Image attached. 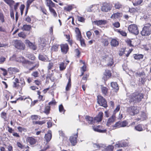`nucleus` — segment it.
Instances as JSON below:
<instances>
[{
    "label": "nucleus",
    "mask_w": 151,
    "mask_h": 151,
    "mask_svg": "<svg viewBox=\"0 0 151 151\" xmlns=\"http://www.w3.org/2000/svg\"><path fill=\"white\" fill-rule=\"evenodd\" d=\"M122 13L117 12L112 14L111 16V17L112 19L118 18L122 17Z\"/></svg>",
    "instance_id": "obj_21"
},
{
    "label": "nucleus",
    "mask_w": 151,
    "mask_h": 151,
    "mask_svg": "<svg viewBox=\"0 0 151 151\" xmlns=\"http://www.w3.org/2000/svg\"><path fill=\"white\" fill-rule=\"evenodd\" d=\"M16 60L17 62H21L24 64H32V62H30L26 60L24 57L22 56L16 58Z\"/></svg>",
    "instance_id": "obj_10"
},
{
    "label": "nucleus",
    "mask_w": 151,
    "mask_h": 151,
    "mask_svg": "<svg viewBox=\"0 0 151 151\" xmlns=\"http://www.w3.org/2000/svg\"><path fill=\"white\" fill-rule=\"evenodd\" d=\"M71 87V81L70 78L68 79V82L65 88V90L66 91H68L69 90L70 88Z\"/></svg>",
    "instance_id": "obj_28"
},
{
    "label": "nucleus",
    "mask_w": 151,
    "mask_h": 151,
    "mask_svg": "<svg viewBox=\"0 0 151 151\" xmlns=\"http://www.w3.org/2000/svg\"><path fill=\"white\" fill-rule=\"evenodd\" d=\"M134 129L139 132L145 130L144 125L142 124H139L134 127Z\"/></svg>",
    "instance_id": "obj_16"
},
{
    "label": "nucleus",
    "mask_w": 151,
    "mask_h": 151,
    "mask_svg": "<svg viewBox=\"0 0 151 151\" xmlns=\"http://www.w3.org/2000/svg\"><path fill=\"white\" fill-rule=\"evenodd\" d=\"M32 64H28V65H30L31 66H32L31 67L29 68V70H33L35 68H37L38 67V65L37 64H34L33 62H32Z\"/></svg>",
    "instance_id": "obj_35"
},
{
    "label": "nucleus",
    "mask_w": 151,
    "mask_h": 151,
    "mask_svg": "<svg viewBox=\"0 0 151 151\" xmlns=\"http://www.w3.org/2000/svg\"><path fill=\"white\" fill-rule=\"evenodd\" d=\"M78 132H77L76 134L70 137V140L72 144L74 146L77 143L76 139L78 137Z\"/></svg>",
    "instance_id": "obj_12"
},
{
    "label": "nucleus",
    "mask_w": 151,
    "mask_h": 151,
    "mask_svg": "<svg viewBox=\"0 0 151 151\" xmlns=\"http://www.w3.org/2000/svg\"><path fill=\"white\" fill-rule=\"evenodd\" d=\"M127 145L126 142L124 141H121L119 142L115 145V147H126Z\"/></svg>",
    "instance_id": "obj_20"
},
{
    "label": "nucleus",
    "mask_w": 151,
    "mask_h": 151,
    "mask_svg": "<svg viewBox=\"0 0 151 151\" xmlns=\"http://www.w3.org/2000/svg\"><path fill=\"white\" fill-rule=\"evenodd\" d=\"M143 2V0H138L135 2L133 3V5L134 6H137Z\"/></svg>",
    "instance_id": "obj_48"
},
{
    "label": "nucleus",
    "mask_w": 151,
    "mask_h": 151,
    "mask_svg": "<svg viewBox=\"0 0 151 151\" xmlns=\"http://www.w3.org/2000/svg\"><path fill=\"white\" fill-rule=\"evenodd\" d=\"M38 58L40 60L44 61H46L47 59V57L46 55L41 54H40L39 55Z\"/></svg>",
    "instance_id": "obj_24"
},
{
    "label": "nucleus",
    "mask_w": 151,
    "mask_h": 151,
    "mask_svg": "<svg viewBox=\"0 0 151 151\" xmlns=\"http://www.w3.org/2000/svg\"><path fill=\"white\" fill-rule=\"evenodd\" d=\"M13 45L17 49L24 50L25 47L24 45L20 41L18 40H14L12 42Z\"/></svg>",
    "instance_id": "obj_3"
},
{
    "label": "nucleus",
    "mask_w": 151,
    "mask_h": 151,
    "mask_svg": "<svg viewBox=\"0 0 151 151\" xmlns=\"http://www.w3.org/2000/svg\"><path fill=\"white\" fill-rule=\"evenodd\" d=\"M111 85L112 87L116 90V91H117L118 90V86L116 82H111Z\"/></svg>",
    "instance_id": "obj_26"
},
{
    "label": "nucleus",
    "mask_w": 151,
    "mask_h": 151,
    "mask_svg": "<svg viewBox=\"0 0 151 151\" xmlns=\"http://www.w3.org/2000/svg\"><path fill=\"white\" fill-rule=\"evenodd\" d=\"M49 10L50 12H51V14L54 17H57V14L55 10L53 8L49 9Z\"/></svg>",
    "instance_id": "obj_34"
},
{
    "label": "nucleus",
    "mask_w": 151,
    "mask_h": 151,
    "mask_svg": "<svg viewBox=\"0 0 151 151\" xmlns=\"http://www.w3.org/2000/svg\"><path fill=\"white\" fill-rule=\"evenodd\" d=\"M91 33L90 31H88L86 32V35L89 39L91 38Z\"/></svg>",
    "instance_id": "obj_63"
},
{
    "label": "nucleus",
    "mask_w": 151,
    "mask_h": 151,
    "mask_svg": "<svg viewBox=\"0 0 151 151\" xmlns=\"http://www.w3.org/2000/svg\"><path fill=\"white\" fill-rule=\"evenodd\" d=\"M98 102V104L101 106H102L105 108L107 107V102L105 99L101 96H97Z\"/></svg>",
    "instance_id": "obj_6"
},
{
    "label": "nucleus",
    "mask_w": 151,
    "mask_h": 151,
    "mask_svg": "<svg viewBox=\"0 0 151 151\" xmlns=\"http://www.w3.org/2000/svg\"><path fill=\"white\" fill-rule=\"evenodd\" d=\"M24 7L25 6L23 4H22L20 6V9L21 11V14L22 15L23 14V12L24 11Z\"/></svg>",
    "instance_id": "obj_60"
},
{
    "label": "nucleus",
    "mask_w": 151,
    "mask_h": 151,
    "mask_svg": "<svg viewBox=\"0 0 151 151\" xmlns=\"http://www.w3.org/2000/svg\"><path fill=\"white\" fill-rule=\"evenodd\" d=\"M47 6L49 7V9H50L52 8L53 7H55V3L52 2Z\"/></svg>",
    "instance_id": "obj_53"
},
{
    "label": "nucleus",
    "mask_w": 151,
    "mask_h": 151,
    "mask_svg": "<svg viewBox=\"0 0 151 151\" xmlns=\"http://www.w3.org/2000/svg\"><path fill=\"white\" fill-rule=\"evenodd\" d=\"M52 138L51 131L49 130L47 134H45V138L46 142H49Z\"/></svg>",
    "instance_id": "obj_17"
},
{
    "label": "nucleus",
    "mask_w": 151,
    "mask_h": 151,
    "mask_svg": "<svg viewBox=\"0 0 151 151\" xmlns=\"http://www.w3.org/2000/svg\"><path fill=\"white\" fill-rule=\"evenodd\" d=\"M140 118L142 119V120L143 121L146 118V116L145 114V113L143 112H142L141 113V114L140 115Z\"/></svg>",
    "instance_id": "obj_46"
},
{
    "label": "nucleus",
    "mask_w": 151,
    "mask_h": 151,
    "mask_svg": "<svg viewBox=\"0 0 151 151\" xmlns=\"http://www.w3.org/2000/svg\"><path fill=\"white\" fill-rule=\"evenodd\" d=\"M61 52L63 54H66L67 53L69 49L68 46L67 44H62L60 45Z\"/></svg>",
    "instance_id": "obj_11"
},
{
    "label": "nucleus",
    "mask_w": 151,
    "mask_h": 151,
    "mask_svg": "<svg viewBox=\"0 0 151 151\" xmlns=\"http://www.w3.org/2000/svg\"><path fill=\"white\" fill-rule=\"evenodd\" d=\"M102 120V119H101V118H100L97 116L94 119V124H95L96 123L101 122Z\"/></svg>",
    "instance_id": "obj_40"
},
{
    "label": "nucleus",
    "mask_w": 151,
    "mask_h": 151,
    "mask_svg": "<svg viewBox=\"0 0 151 151\" xmlns=\"http://www.w3.org/2000/svg\"><path fill=\"white\" fill-rule=\"evenodd\" d=\"M97 116L100 118H101V119H102L103 117V112L101 111L99 112Z\"/></svg>",
    "instance_id": "obj_61"
},
{
    "label": "nucleus",
    "mask_w": 151,
    "mask_h": 151,
    "mask_svg": "<svg viewBox=\"0 0 151 151\" xmlns=\"http://www.w3.org/2000/svg\"><path fill=\"white\" fill-rule=\"evenodd\" d=\"M111 45L114 47H116L119 45V42L116 40L112 39L111 42Z\"/></svg>",
    "instance_id": "obj_25"
},
{
    "label": "nucleus",
    "mask_w": 151,
    "mask_h": 151,
    "mask_svg": "<svg viewBox=\"0 0 151 151\" xmlns=\"http://www.w3.org/2000/svg\"><path fill=\"white\" fill-rule=\"evenodd\" d=\"M59 45H53L52 47V50L56 51H57Z\"/></svg>",
    "instance_id": "obj_50"
},
{
    "label": "nucleus",
    "mask_w": 151,
    "mask_h": 151,
    "mask_svg": "<svg viewBox=\"0 0 151 151\" xmlns=\"http://www.w3.org/2000/svg\"><path fill=\"white\" fill-rule=\"evenodd\" d=\"M114 147L112 145H109L105 148L104 151H113Z\"/></svg>",
    "instance_id": "obj_31"
},
{
    "label": "nucleus",
    "mask_w": 151,
    "mask_h": 151,
    "mask_svg": "<svg viewBox=\"0 0 151 151\" xmlns=\"http://www.w3.org/2000/svg\"><path fill=\"white\" fill-rule=\"evenodd\" d=\"M25 42L29 46L30 48L34 50H35L36 49L37 47L36 45L30 42L29 40H25Z\"/></svg>",
    "instance_id": "obj_14"
},
{
    "label": "nucleus",
    "mask_w": 151,
    "mask_h": 151,
    "mask_svg": "<svg viewBox=\"0 0 151 151\" xmlns=\"http://www.w3.org/2000/svg\"><path fill=\"white\" fill-rule=\"evenodd\" d=\"M104 74L106 76L109 78L111 76V71L109 70H106Z\"/></svg>",
    "instance_id": "obj_44"
},
{
    "label": "nucleus",
    "mask_w": 151,
    "mask_h": 151,
    "mask_svg": "<svg viewBox=\"0 0 151 151\" xmlns=\"http://www.w3.org/2000/svg\"><path fill=\"white\" fill-rule=\"evenodd\" d=\"M78 19L79 21L81 22H83L85 20L83 17L79 16L78 17Z\"/></svg>",
    "instance_id": "obj_64"
},
{
    "label": "nucleus",
    "mask_w": 151,
    "mask_h": 151,
    "mask_svg": "<svg viewBox=\"0 0 151 151\" xmlns=\"http://www.w3.org/2000/svg\"><path fill=\"white\" fill-rule=\"evenodd\" d=\"M85 119L87 122H88L89 124H94V119L92 117H91L89 116H86L85 117Z\"/></svg>",
    "instance_id": "obj_18"
},
{
    "label": "nucleus",
    "mask_w": 151,
    "mask_h": 151,
    "mask_svg": "<svg viewBox=\"0 0 151 151\" xmlns=\"http://www.w3.org/2000/svg\"><path fill=\"white\" fill-rule=\"evenodd\" d=\"M127 111L132 115H134L137 114L139 112V111L137 109L136 107L132 106L128 107L127 110Z\"/></svg>",
    "instance_id": "obj_7"
},
{
    "label": "nucleus",
    "mask_w": 151,
    "mask_h": 151,
    "mask_svg": "<svg viewBox=\"0 0 151 151\" xmlns=\"http://www.w3.org/2000/svg\"><path fill=\"white\" fill-rule=\"evenodd\" d=\"M78 30V33L77 35V39L78 40H81L82 38L81 34V33L80 31L79 30V29L78 28H77Z\"/></svg>",
    "instance_id": "obj_43"
},
{
    "label": "nucleus",
    "mask_w": 151,
    "mask_h": 151,
    "mask_svg": "<svg viewBox=\"0 0 151 151\" xmlns=\"http://www.w3.org/2000/svg\"><path fill=\"white\" fill-rule=\"evenodd\" d=\"M31 29V26L29 25L24 24L22 28L23 31H29Z\"/></svg>",
    "instance_id": "obj_22"
},
{
    "label": "nucleus",
    "mask_w": 151,
    "mask_h": 151,
    "mask_svg": "<svg viewBox=\"0 0 151 151\" xmlns=\"http://www.w3.org/2000/svg\"><path fill=\"white\" fill-rule=\"evenodd\" d=\"M17 129L18 131L20 132H26L27 131V130L26 129L20 127H17Z\"/></svg>",
    "instance_id": "obj_47"
},
{
    "label": "nucleus",
    "mask_w": 151,
    "mask_h": 151,
    "mask_svg": "<svg viewBox=\"0 0 151 151\" xmlns=\"http://www.w3.org/2000/svg\"><path fill=\"white\" fill-rule=\"evenodd\" d=\"M114 62L113 61V59L110 58V59L109 61L107 64V65L109 66H111L113 64Z\"/></svg>",
    "instance_id": "obj_58"
},
{
    "label": "nucleus",
    "mask_w": 151,
    "mask_h": 151,
    "mask_svg": "<svg viewBox=\"0 0 151 151\" xmlns=\"http://www.w3.org/2000/svg\"><path fill=\"white\" fill-rule=\"evenodd\" d=\"M128 123L126 121H119L116 122L114 125V127L119 128L121 127H124L127 126Z\"/></svg>",
    "instance_id": "obj_9"
},
{
    "label": "nucleus",
    "mask_w": 151,
    "mask_h": 151,
    "mask_svg": "<svg viewBox=\"0 0 151 151\" xmlns=\"http://www.w3.org/2000/svg\"><path fill=\"white\" fill-rule=\"evenodd\" d=\"M27 57L30 59L32 60H34L35 59V57L34 55L32 54H27L26 56Z\"/></svg>",
    "instance_id": "obj_49"
},
{
    "label": "nucleus",
    "mask_w": 151,
    "mask_h": 151,
    "mask_svg": "<svg viewBox=\"0 0 151 151\" xmlns=\"http://www.w3.org/2000/svg\"><path fill=\"white\" fill-rule=\"evenodd\" d=\"M4 1L8 4L11 5L14 4V1L13 0H4Z\"/></svg>",
    "instance_id": "obj_37"
},
{
    "label": "nucleus",
    "mask_w": 151,
    "mask_h": 151,
    "mask_svg": "<svg viewBox=\"0 0 151 151\" xmlns=\"http://www.w3.org/2000/svg\"><path fill=\"white\" fill-rule=\"evenodd\" d=\"M19 83L21 84V85H20L21 87H23L25 84L24 80L22 78H20V81H19Z\"/></svg>",
    "instance_id": "obj_36"
},
{
    "label": "nucleus",
    "mask_w": 151,
    "mask_h": 151,
    "mask_svg": "<svg viewBox=\"0 0 151 151\" xmlns=\"http://www.w3.org/2000/svg\"><path fill=\"white\" fill-rule=\"evenodd\" d=\"M122 5L119 2H117L114 4V7L116 9H119L122 7Z\"/></svg>",
    "instance_id": "obj_33"
},
{
    "label": "nucleus",
    "mask_w": 151,
    "mask_h": 151,
    "mask_svg": "<svg viewBox=\"0 0 151 151\" xmlns=\"http://www.w3.org/2000/svg\"><path fill=\"white\" fill-rule=\"evenodd\" d=\"M129 31L136 35L139 34V30L137 26L134 24H132L129 25L128 27Z\"/></svg>",
    "instance_id": "obj_5"
},
{
    "label": "nucleus",
    "mask_w": 151,
    "mask_h": 151,
    "mask_svg": "<svg viewBox=\"0 0 151 151\" xmlns=\"http://www.w3.org/2000/svg\"><path fill=\"white\" fill-rule=\"evenodd\" d=\"M18 35L20 37L22 38H25L26 37V35L23 32H21L18 34Z\"/></svg>",
    "instance_id": "obj_51"
},
{
    "label": "nucleus",
    "mask_w": 151,
    "mask_h": 151,
    "mask_svg": "<svg viewBox=\"0 0 151 151\" xmlns=\"http://www.w3.org/2000/svg\"><path fill=\"white\" fill-rule=\"evenodd\" d=\"M26 141L31 145H33L36 143V139L32 137H28L26 139Z\"/></svg>",
    "instance_id": "obj_15"
},
{
    "label": "nucleus",
    "mask_w": 151,
    "mask_h": 151,
    "mask_svg": "<svg viewBox=\"0 0 151 151\" xmlns=\"http://www.w3.org/2000/svg\"><path fill=\"white\" fill-rule=\"evenodd\" d=\"M113 25L115 27L118 28L120 27V23L118 22H116L113 23Z\"/></svg>",
    "instance_id": "obj_57"
},
{
    "label": "nucleus",
    "mask_w": 151,
    "mask_h": 151,
    "mask_svg": "<svg viewBox=\"0 0 151 151\" xmlns=\"http://www.w3.org/2000/svg\"><path fill=\"white\" fill-rule=\"evenodd\" d=\"M66 65L65 63L62 62L60 64V70H63L65 69L66 68Z\"/></svg>",
    "instance_id": "obj_38"
},
{
    "label": "nucleus",
    "mask_w": 151,
    "mask_h": 151,
    "mask_svg": "<svg viewBox=\"0 0 151 151\" xmlns=\"http://www.w3.org/2000/svg\"><path fill=\"white\" fill-rule=\"evenodd\" d=\"M46 122V121L44 120L43 121H33L32 123L33 124H39V125H42V124H45Z\"/></svg>",
    "instance_id": "obj_30"
},
{
    "label": "nucleus",
    "mask_w": 151,
    "mask_h": 151,
    "mask_svg": "<svg viewBox=\"0 0 151 151\" xmlns=\"http://www.w3.org/2000/svg\"><path fill=\"white\" fill-rule=\"evenodd\" d=\"M79 41L80 42L82 46L83 47L86 46V44L85 43L84 40L83 39H81V40H80Z\"/></svg>",
    "instance_id": "obj_62"
},
{
    "label": "nucleus",
    "mask_w": 151,
    "mask_h": 151,
    "mask_svg": "<svg viewBox=\"0 0 151 151\" xmlns=\"http://www.w3.org/2000/svg\"><path fill=\"white\" fill-rule=\"evenodd\" d=\"M15 81L13 82V87L16 88L18 87L20 85L18 84L19 83V80L17 78H16L14 79Z\"/></svg>",
    "instance_id": "obj_29"
},
{
    "label": "nucleus",
    "mask_w": 151,
    "mask_h": 151,
    "mask_svg": "<svg viewBox=\"0 0 151 151\" xmlns=\"http://www.w3.org/2000/svg\"><path fill=\"white\" fill-rule=\"evenodd\" d=\"M56 104V102L55 100H53L51 101L50 102L48 103L49 105L50 106L55 105Z\"/></svg>",
    "instance_id": "obj_59"
},
{
    "label": "nucleus",
    "mask_w": 151,
    "mask_h": 151,
    "mask_svg": "<svg viewBox=\"0 0 151 151\" xmlns=\"http://www.w3.org/2000/svg\"><path fill=\"white\" fill-rule=\"evenodd\" d=\"M93 23L96 25L99 26L101 25H104L106 23V21L105 20H99L94 21Z\"/></svg>",
    "instance_id": "obj_19"
},
{
    "label": "nucleus",
    "mask_w": 151,
    "mask_h": 151,
    "mask_svg": "<svg viewBox=\"0 0 151 151\" xmlns=\"http://www.w3.org/2000/svg\"><path fill=\"white\" fill-rule=\"evenodd\" d=\"M50 108L49 106H47L45 107L44 112L47 115L49 114Z\"/></svg>",
    "instance_id": "obj_32"
},
{
    "label": "nucleus",
    "mask_w": 151,
    "mask_h": 151,
    "mask_svg": "<svg viewBox=\"0 0 151 151\" xmlns=\"http://www.w3.org/2000/svg\"><path fill=\"white\" fill-rule=\"evenodd\" d=\"M143 97V95L142 93H134L131 94V100L134 103L139 102L141 101Z\"/></svg>",
    "instance_id": "obj_1"
},
{
    "label": "nucleus",
    "mask_w": 151,
    "mask_h": 151,
    "mask_svg": "<svg viewBox=\"0 0 151 151\" xmlns=\"http://www.w3.org/2000/svg\"><path fill=\"white\" fill-rule=\"evenodd\" d=\"M118 32L122 36H127L126 33L123 31L118 30Z\"/></svg>",
    "instance_id": "obj_52"
},
{
    "label": "nucleus",
    "mask_w": 151,
    "mask_h": 151,
    "mask_svg": "<svg viewBox=\"0 0 151 151\" xmlns=\"http://www.w3.org/2000/svg\"><path fill=\"white\" fill-rule=\"evenodd\" d=\"M17 146L21 149H22L24 147V145L20 142H17Z\"/></svg>",
    "instance_id": "obj_54"
},
{
    "label": "nucleus",
    "mask_w": 151,
    "mask_h": 151,
    "mask_svg": "<svg viewBox=\"0 0 151 151\" xmlns=\"http://www.w3.org/2000/svg\"><path fill=\"white\" fill-rule=\"evenodd\" d=\"M34 1V0H28L27 1V9L29 7L31 4Z\"/></svg>",
    "instance_id": "obj_55"
},
{
    "label": "nucleus",
    "mask_w": 151,
    "mask_h": 151,
    "mask_svg": "<svg viewBox=\"0 0 151 151\" xmlns=\"http://www.w3.org/2000/svg\"><path fill=\"white\" fill-rule=\"evenodd\" d=\"M134 58L135 59L140 60L143 58V55H137L135 54L134 56Z\"/></svg>",
    "instance_id": "obj_41"
},
{
    "label": "nucleus",
    "mask_w": 151,
    "mask_h": 151,
    "mask_svg": "<svg viewBox=\"0 0 151 151\" xmlns=\"http://www.w3.org/2000/svg\"><path fill=\"white\" fill-rule=\"evenodd\" d=\"M111 8V5L110 4L104 2L102 4L101 10L103 12H107L110 10Z\"/></svg>",
    "instance_id": "obj_8"
},
{
    "label": "nucleus",
    "mask_w": 151,
    "mask_h": 151,
    "mask_svg": "<svg viewBox=\"0 0 151 151\" xmlns=\"http://www.w3.org/2000/svg\"><path fill=\"white\" fill-rule=\"evenodd\" d=\"M120 106H118L116 107V109L114 110V114L111 116L110 117L107 123V125L109 126L112 123H113L115 120L116 117L115 116V114L116 112H117L120 109Z\"/></svg>",
    "instance_id": "obj_2"
},
{
    "label": "nucleus",
    "mask_w": 151,
    "mask_h": 151,
    "mask_svg": "<svg viewBox=\"0 0 151 151\" xmlns=\"http://www.w3.org/2000/svg\"><path fill=\"white\" fill-rule=\"evenodd\" d=\"M103 145H99L96 143L94 144L93 145V147L96 150L100 149L101 147H103Z\"/></svg>",
    "instance_id": "obj_42"
},
{
    "label": "nucleus",
    "mask_w": 151,
    "mask_h": 151,
    "mask_svg": "<svg viewBox=\"0 0 151 151\" xmlns=\"http://www.w3.org/2000/svg\"><path fill=\"white\" fill-rule=\"evenodd\" d=\"M150 29H148L146 27H143L142 31L141 32V34L143 36L149 35L150 34Z\"/></svg>",
    "instance_id": "obj_13"
},
{
    "label": "nucleus",
    "mask_w": 151,
    "mask_h": 151,
    "mask_svg": "<svg viewBox=\"0 0 151 151\" xmlns=\"http://www.w3.org/2000/svg\"><path fill=\"white\" fill-rule=\"evenodd\" d=\"M136 75L137 76H139L140 78L139 79V81L142 84H144L146 80L147 76L143 72H137L136 73Z\"/></svg>",
    "instance_id": "obj_4"
},
{
    "label": "nucleus",
    "mask_w": 151,
    "mask_h": 151,
    "mask_svg": "<svg viewBox=\"0 0 151 151\" xmlns=\"http://www.w3.org/2000/svg\"><path fill=\"white\" fill-rule=\"evenodd\" d=\"M59 110L60 112L61 113L63 112V114H64L65 111V110L64 109L63 106L62 104H60L59 106Z\"/></svg>",
    "instance_id": "obj_39"
},
{
    "label": "nucleus",
    "mask_w": 151,
    "mask_h": 151,
    "mask_svg": "<svg viewBox=\"0 0 151 151\" xmlns=\"http://www.w3.org/2000/svg\"><path fill=\"white\" fill-rule=\"evenodd\" d=\"M31 118L32 120L34 121V120H37L38 119H40V117L37 115H33L31 116Z\"/></svg>",
    "instance_id": "obj_45"
},
{
    "label": "nucleus",
    "mask_w": 151,
    "mask_h": 151,
    "mask_svg": "<svg viewBox=\"0 0 151 151\" xmlns=\"http://www.w3.org/2000/svg\"><path fill=\"white\" fill-rule=\"evenodd\" d=\"M73 9L72 6L69 5L67 7H65V9L68 11H70L71 10Z\"/></svg>",
    "instance_id": "obj_56"
},
{
    "label": "nucleus",
    "mask_w": 151,
    "mask_h": 151,
    "mask_svg": "<svg viewBox=\"0 0 151 151\" xmlns=\"http://www.w3.org/2000/svg\"><path fill=\"white\" fill-rule=\"evenodd\" d=\"M101 89L103 94L104 96H106L108 93V88L106 87L102 86Z\"/></svg>",
    "instance_id": "obj_23"
},
{
    "label": "nucleus",
    "mask_w": 151,
    "mask_h": 151,
    "mask_svg": "<svg viewBox=\"0 0 151 151\" xmlns=\"http://www.w3.org/2000/svg\"><path fill=\"white\" fill-rule=\"evenodd\" d=\"M93 128L94 131L100 133H105L106 132V129L101 130L99 129L98 127H93Z\"/></svg>",
    "instance_id": "obj_27"
}]
</instances>
